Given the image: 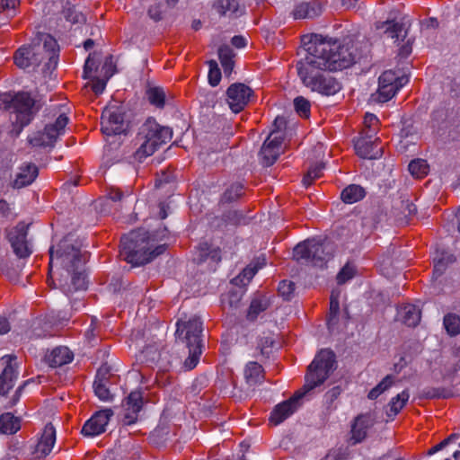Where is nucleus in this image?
<instances>
[{"label":"nucleus","mask_w":460,"mask_h":460,"mask_svg":"<svg viewBox=\"0 0 460 460\" xmlns=\"http://www.w3.org/2000/svg\"><path fill=\"white\" fill-rule=\"evenodd\" d=\"M19 4L20 0H0V14L3 13L6 19L13 17Z\"/></svg>","instance_id":"43"},{"label":"nucleus","mask_w":460,"mask_h":460,"mask_svg":"<svg viewBox=\"0 0 460 460\" xmlns=\"http://www.w3.org/2000/svg\"><path fill=\"white\" fill-rule=\"evenodd\" d=\"M378 122L379 120L376 115L372 113H367L364 117L363 124L364 128H373L375 127L376 129H378Z\"/></svg>","instance_id":"59"},{"label":"nucleus","mask_w":460,"mask_h":460,"mask_svg":"<svg viewBox=\"0 0 460 460\" xmlns=\"http://www.w3.org/2000/svg\"><path fill=\"white\" fill-rule=\"evenodd\" d=\"M302 42L306 54L296 67L303 84L323 95L336 94L341 84L328 71L342 70L356 62L358 55L354 44H342L318 34L304 36Z\"/></svg>","instance_id":"1"},{"label":"nucleus","mask_w":460,"mask_h":460,"mask_svg":"<svg viewBox=\"0 0 460 460\" xmlns=\"http://www.w3.org/2000/svg\"><path fill=\"white\" fill-rule=\"evenodd\" d=\"M295 110L302 118L310 116L311 104L310 102L303 96H298L294 100Z\"/></svg>","instance_id":"45"},{"label":"nucleus","mask_w":460,"mask_h":460,"mask_svg":"<svg viewBox=\"0 0 460 460\" xmlns=\"http://www.w3.org/2000/svg\"><path fill=\"white\" fill-rule=\"evenodd\" d=\"M127 402H149L148 399L145 396V392L142 390H135L132 391L128 396H127Z\"/></svg>","instance_id":"54"},{"label":"nucleus","mask_w":460,"mask_h":460,"mask_svg":"<svg viewBox=\"0 0 460 460\" xmlns=\"http://www.w3.org/2000/svg\"><path fill=\"white\" fill-rule=\"evenodd\" d=\"M282 141V136H274L273 137L269 136L264 141L259 153L261 164L264 166L272 165L279 158L281 153Z\"/></svg>","instance_id":"17"},{"label":"nucleus","mask_w":460,"mask_h":460,"mask_svg":"<svg viewBox=\"0 0 460 460\" xmlns=\"http://www.w3.org/2000/svg\"><path fill=\"white\" fill-rule=\"evenodd\" d=\"M266 264L265 259L263 258L261 261L258 259L256 263L249 264L246 266L243 271L233 279V282L236 285H247L251 279L254 277L259 269L262 268Z\"/></svg>","instance_id":"30"},{"label":"nucleus","mask_w":460,"mask_h":460,"mask_svg":"<svg viewBox=\"0 0 460 460\" xmlns=\"http://www.w3.org/2000/svg\"><path fill=\"white\" fill-rule=\"evenodd\" d=\"M243 194V186L241 183L231 184L223 193L221 202L230 203L237 200Z\"/></svg>","instance_id":"41"},{"label":"nucleus","mask_w":460,"mask_h":460,"mask_svg":"<svg viewBox=\"0 0 460 460\" xmlns=\"http://www.w3.org/2000/svg\"><path fill=\"white\" fill-rule=\"evenodd\" d=\"M376 132H377V129L375 127L373 128H364L362 129V131L360 132L359 137H358L357 138H367L368 139V137H371V139H379L378 137H376Z\"/></svg>","instance_id":"63"},{"label":"nucleus","mask_w":460,"mask_h":460,"mask_svg":"<svg viewBox=\"0 0 460 460\" xmlns=\"http://www.w3.org/2000/svg\"><path fill=\"white\" fill-rule=\"evenodd\" d=\"M226 94L230 109L233 112L238 113L248 104L252 90L244 84L235 83L228 87Z\"/></svg>","instance_id":"15"},{"label":"nucleus","mask_w":460,"mask_h":460,"mask_svg":"<svg viewBox=\"0 0 460 460\" xmlns=\"http://www.w3.org/2000/svg\"><path fill=\"white\" fill-rule=\"evenodd\" d=\"M323 168V164H316L311 166L303 179L304 184L310 185L314 180L320 178L322 176Z\"/></svg>","instance_id":"50"},{"label":"nucleus","mask_w":460,"mask_h":460,"mask_svg":"<svg viewBox=\"0 0 460 460\" xmlns=\"http://www.w3.org/2000/svg\"><path fill=\"white\" fill-rule=\"evenodd\" d=\"M322 13V5L316 1L303 2L296 4L292 12L295 19H312Z\"/></svg>","instance_id":"22"},{"label":"nucleus","mask_w":460,"mask_h":460,"mask_svg":"<svg viewBox=\"0 0 460 460\" xmlns=\"http://www.w3.org/2000/svg\"><path fill=\"white\" fill-rule=\"evenodd\" d=\"M28 227L29 225L20 222L7 234L14 254L21 259L27 258L32 253L31 244L27 239Z\"/></svg>","instance_id":"12"},{"label":"nucleus","mask_w":460,"mask_h":460,"mask_svg":"<svg viewBox=\"0 0 460 460\" xmlns=\"http://www.w3.org/2000/svg\"><path fill=\"white\" fill-rule=\"evenodd\" d=\"M444 327L450 336H456L460 333V316L454 313H448L443 319Z\"/></svg>","instance_id":"37"},{"label":"nucleus","mask_w":460,"mask_h":460,"mask_svg":"<svg viewBox=\"0 0 460 460\" xmlns=\"http://www.w3.org/2000/svg\"><path fill=\"white\" fill-rule=\"evenodd\" d=\"M243 375L248 388L245 391H239V395L234 393V396L238 397L240 400L246 401L252 399L255 394V386L261 384L264 379V371L261 365L251 361L246 364Z\"/></svg>","instance_id":"13"},{"label":"nucleus","mask_w":460,"mask_h":460,"mask_svg":"<svg viewBox=\"0 0 460 460\" xmlns=\"http://www.w3.org/2000/svg\"><path fill=\"white\" fill-rule=\"evenodd\" d=\"M21 429V420L19 417L11 412L3 413L0 416V433L12 435Z\"/></svg>","instance_id":"28"},{"label":"nucleus","mask_w":460,"mask_h":460,"mask_svg":"<svg viewBox=\"0 0 460 460\" xmlns=\"http://www.w3.org/2000/svg\"><path fill=\"white\" fill-rule=\"evenodd\" d=\"M62 15L66 21L69 22L71 24H83L86 22L84 13L78 12L69 2H66L63 6Z\"/></svg>","instance_id":"34"},{"label":"nucleus","mask_w":460,"mask_h":460,"mask_svg":"<svg viewBox=\"0 0 460 460\" xmlns=\"http://www.w3.org/2000/svg\"><path fill=\"white\" fill-rule=\"evenodd\" d=\"M296 411V404H276L270 412L269 420L272 425H279Z\"/></svg>","instance_id":"27"},{"label":"nucleus","mask_w":460,"mask_h":460,"mask_svg":"<svg viewBox=\"0 0 460 460\" xmlns=\"http://www.w3.org/2000/svg\"><path fill=\"white\" fill-rule=\"evenodd\" d=\"M217 10L220 15L237 17L243 13V8L236 0H218Z\"/></svg>","instance_id":"32"},{"label":"nucleus","mask_w":460,"mask_h":460,"mask_svg":"<svg viewBox=\"0 0 460 460\" xmlns=\"http://www.w3.org/2000/svg\"><path fill=\"white\" fill-rule=\"evenodd\" d=\"M148 15L151 19L157 22L162 19L161 4H154L148 9Z\"/></svg>","instance_id":"61"},{"label":"nucleus","mask_w":460,"mask_h":460,"mask_svg":"<svg viewBox=\"0 0 460 460\" xmlns=\"http://www.w3.org/2000/svg\"><path fill=\"white\" fill-rule=\"evenodd\" d=\"M107 385L103 383H93V392L101 401H112L114 399Z\"/></svg>","instance_id":"47"},{"label":"nucleus","mask_w":460,"mask_h":460,"mask_svg":"<svg viewBox=\"0 0 460 460\" xmlns=\"http://www.w3.org/2000/svg\"><path fill=\"white\" fill-rule=\"evenodd\" d=\"M146 93L152 105L158 109H163L164 107L166 93L164 88L159 86L149 87Z\"/></svg>","instance_id":"36"},{"label":"nucleus","mask_w":460,"mask_h":460,"mask_svg":"<svg viewBox=\"0 0 460 460\" xmlns=\"http://www.w3.org/2000/svg\"><path fill=\"white\" fill-rule=\"evenodd\" d=\"M376 29L383 30L387 37L394 40V42L403 40L407 36V29L404 23L394 20L376 23Z\"/></svg>","instance_id":"23"},{"label":"nucleus","mask_w":460,"mask_h":460,"mask_svg":"<svg viewBox=\"0 0 460 460\" xmlns=\"http://www.w3.org/2000/svg\"><path fill=\"white\" fill-rule=\"evenodd\" d=\"M68 120L65 113H60L53 122L45 125L43 131L30 138V143L34 146H53L58 137L65 133Z\"/></svg>","instance_id":"11"},{"label":"nucleus","mask_w":460,"mask_h":460,"mask_svg":"<svg viewBox=\"0 0 460 460\" xmlns=\"http://www.w3.org/2000/svg\"><path fill=\"white\" fill-rule=\"evenodd\" d=\"M296 285L290 280H282L279 284L278 292L285 300H290L294 295Z\"/></svg>","instance_id":"49"},{"label":"nucleus","mask_w":460,"mask_h":460,"mask_svg":"<svg viewBox=\"0 0 460 460\" xmlns=\"http://www.w3.org/2000/svg\"><path fill=\"white\" fill-rule=\"evenodd\" d=\"M457 436L456 434L450 435L448 438L438 443V445L434 446L428 451V455L432 456L438 451L442 450L444 447H446L450 442H452L454 439H456Z\"/></svg>","instance_id":"55"},{"label":"nucleus","mask_w":460,"mask_h":460,"mask_svg":"<svg viewBox=\"0 0 460 460\" xmlns=\"http://www.w3.org/2000/svg\"><path fill=\"white\" fill-rule=\"evenodd\" d=\"M356 154L363 159H377L382 156L383 146L379 139L356 138L354 140Z\"/></svg>","instance_id":"18"},{"label":"nucleus","mask_w":460,"mask_h":460,"mask_svg":"<svg viewBox=\"0 0 460 460\" xmlns=\"http://www.w3.org/2000/svg\"><path fill=\"white\" fill-rule=\"evenodd\" d=\"M102 131L106 136L119 135L126 131L123 114L118 108L105 109L101 118Z\"/></svg>","instance_id":"16"},{"label":"nucleus","mask_w":460,"mask_h":460,"mask_svg":"<svg viewBox=\"0 0 460 460\" xmlns=\"http://www.w3.org/2000/svg\"><path fill=\"white\" fill-rule=\"evenodd\" d=\"M340 311V305L337 296L332 294L330 298V312L327 321L328 328L331 330L337 323L338 314Z\"/></svg>","instance_id":"44"},{"label":"nucleus","mask_w":460,"mask_h":460,"mask_svg":"<svg viewBox=\"0 0 460 460\" xmlns=\"http://www.w3.org/2000/svg\"><path fill=\"white\" fill-rule=\"evenodd\" d=\"M407 82L408 79L406 77L399 76L392 70L385 71L378 79V84L397 85L399 88H402Z\"/></svg>","instance_id":"39"},{"label":"nucleus","mask_w":460,"mask_h":460,"mask_svg":"<svg viewBox=\"0 0 460 460\" xmlns=\"http://www.w3.org/2000/svg\"><path fill=\"white\" fill-rule=\"evenodd\" d=\"M74 358L73 352L65 346L54 348L45 355V362L51 367H62Z\"/></svg>","instance_id":"20"},{"label":"nucleus","mask_w":460,"mask_h":460,"mask_svg":"<svg viewBox=\"0 0 460 460\" xmlns=\"http://www.w3.org/2000/svg\"><path fill=\"white\" fill-rule=\"evenodd\" d=\"M334 252L332 243L313 238L299 243L294 248L293 257L297 261L322 268L333 257Z\"/></svg>","instance_id":"9"},{"label":"nucleus","mask_w":460,"mask_h":460,"mask_svg":"<svg viewBox=\"0 0 460 460\" xmlns=\"http://www.w3.org/2000/svg\"><path fill=\"white\" fill-rule=\"evenodd\" d=\"M335 362V354L332 350H320L307 367L303 387L296 391L291 397L280 402H298L302 399L311 400L314 389L323 385L334 370Z\"/></svg>","instance_id":"5"},{"label":"nucleus","mask_w":460,"mask_h":460,"mask_svg":"<svg viewBox=\"0 0 460 460\" xmlns=\"http://www.w3.org/2000/svg\"><path fill=\"white\" fill-rule=\"evenodd\" d=\"M0 216L6 219H13L15 217L12 212L9 203L5 199H0Z\"/></svg>","instance_id":"57"},{"label":"nucleus","mask_w":460,"mask_h":460,"mask_svg":"<svg viewBox=\"0 0 460 460\" xmlns=\"http://www.w3.org/2000/svg\"><path fill=\"white\" fill-rule=\"evenodd\" d=\"M176 337L188 349V357L184 360V367L193 369L199 363L203 348V323L197 315L190 316L188 320H178Z\"/></svg>","instance_id":"6"},{"label":"nucleus","mask_w":460,"mask_h":460,"mask_svg":"<svg viewBox=\"0 0 460 460\" xmlns=\"http://www.w3.org/2000/svg\"><path fill=\"white\" fill-rule=\"evenodd\" d=\"M95 68V61L91 58V55L86 58L84 66V78L90 77V74Z\"/></svg>","instance_id":"62"},{"label":"nucleus","mask_w":460,"mask_h":460,"mask_svg":"<svg viewBox=\"0 0 460 460\" xmlns=\"http://www.w3.org/2000/svg\"><path fill=\"white\" fill-rule=\"evenodd\" d=\"M107 197L112 201H120L122 199L123 193L119 189L111 188L108 191Z\"/></svg>","instance_id":"64"},{"label":"nucleus","mask_w":460,"mask_h":460,"mask_svg":"<svg viewBox=\"0 0 460 460\" xmlns=\"http://www.w3.org/2000/svg\"><path fill=\"white\" fill-rule=\"evenodd\" d=\"M397 85H390L385 84H378V93L381 102H387L392 99L395 93L400 90Z\"/></svg>","instance_id":"46"},{"label":"nucleus","mask_w":460,"mask_h":460,"mask_svg":"<svg viewBox=\"0 0 460 460\" xmlns=\"http://www.w3.org/2000/svg\"><path fill=\"white\" fill-rule=\"evenodd\" d=\"M56 443V429L51 423L46 424L41 436L36 445L35 454L37 457L48 456Z\"/></svg>","instance_id":"19"},{"label":"nucleus","mask_w":460,"mask_h":460,"mask_svg":"<svg viewBox=\"0 0 460 460\" xmlns=\"http://www.w3.org/2000/svg\"><path fill=\"white\" fill-rule=\"evenodd\" d=\"M356 274L355 266L349 262L346 263L344 267L340 270L337 275V282L339 284H344L348 280L351 279Z\"/></svg>","instance_id":"51"},{"label":"nucleus","mask_w":460,"mask_h":460,"mask_svg":"<svg viewBox=\"0 0 460 460\" xmlns=\"http://www.w3.org/2000/svg\"><path fill=\"white\" fill-rule=\"evenodd\" d=\"M72 314L66 311H59L58 313H51L48 315V322L53 325H65L69 322Z\"/></svg>","instance_id":"48"},{"label":"nucleus","mask_w":460,"mask_h":460,"mask_svg":"<svg viewBox=\"0 0 460 460\" xmlns=\"http://www.w3.org/2000/svg\"><path fill=\"white\" fill-rule=\"evenodd\" d=\"M402 209L405 217H411L417 212L416 206L409 199L402 201Z\"/></svg>","instance_id":"56"},{"label":"nucleus","mask_w":460,"mask_h":460,"mask_svg":"<svg viewBox=\"0 0 460 460\" xmlns=\"http://www.w3.org/2000/svg\"><path fill=\"white\" fill-rule=\"evenodd\" d=\"M4 110L10 112V122L13 128L12 135L17 137L22 128L29 125L34 117V100L27 93L15 94L4 93L0 96Z\"/></svg>","instance_id":"7"},{"label":"nucleus","mask_w":460,"mask_h":460,"mask_svg":"<svg viewBox=\"0 0 460 460\" xmlns=\"http://www.w3.org/2000/svg\"><path fill=\"white\" fill-rule=\"evenodd\" d=\"M399 314L403 323L409 327H415L420 320V311L414 305H403Z\"/></svg>","instance_id":"31"},{"label":"nucleus","mask_w":460,"mask_h":460,"mask_svg":"<svg viewBox=\"0 0 460 460\" xmlns=\"http://www.w3.org/2000/svg\"><path fill=\"white\" fill-rule=\"evenodd\" d=\"M366 190L358 184H350L344 188L341 193V200L346 204H353L363 199Z\"/></svg>","instance_id":"29"},{"label":"nucleus","mask_w":460,"mask_h":460,"mask_svg":"<svg viewBox=\"0 0 460 460\" xmlns=\"http://www.w3.org/2000/svg\"><path fill=\"white\" fill-rule=\"evenodd\" d=\"M270 305V298L265 295L255 296L250 304L247 311V319L249 321H254L257 319L259 314L266 311Z\"/></svg>","instance_id":"26"},{"label":"nucleus","mask_w":460,"mask_h":460,"mask_svg":"<svg viewBox=\"0 0 460 460\" xmlns=\"http://www.w3.org/2000/svg\"><path fill=\"white\" fill-rule=\"evenodd\" d=\"M5 358V357L4 358ZM7 365L0 376V395H4L13 386V381L17 377V371L12 364L11 357H6Z\"/></svg>","instance_id":"25"},{"label":"nucleus","mask_w":460,"mask_h":460,"mask_svg":"<svg viewBox=\"0 0 460 460\" xmlns=\"http://www.w3.org/2000/svg\"><path fill=\"white\" fill-rule=\"evenodd\" d=\"M165 249V244L155 246L148 232L137 229L121 238L119 256L133 266H139L152 261Z\"/></svg>","instance_id":"4"},{"label":"nucleus","mask_w":460,"mask_h":460,"mask_svg":"<svg viewBox=\"0 0 460 460\" xmlns=\"http://www.w3.org/2000/svg\"><path fill=\"white\" fill-rule=\"evenodd\" d=\"M234 50L227 45H223L218 49V57L226 75H230L234 69Z\"/></svg>","instance_id":"33"},{"label":"nucleus","mask_w":460,"mask_h":460,"mask_svg":"<svg viewBox=\"0 0 460 460\" xmlns=\"http://www.w3.org/2000/svg\"><path fill=\"white\" fill-rule=\"evenodd\" d=\"M59 47L48 33L39 32L28 45L20 47L13 55L14 64L22 69L36 67L45 63V69L54 70L58 62Z\"/></svg>","instance_id":"3"},{"label":"nucleus","mask_w":460,"mask_h":460,"mask_svg":"<svg viewBox=\"0 0 460 460\" xmlns=\"http://www.w3.org/2000/svg\"><path fill=\"white\" fill-rule=\"evenodd\" d=\"M39 173L38 167L31 163L23 164L19 168V172L13 181V188H23L31 184Z\"/></svg>","instance_id":"21"},{"label":"nucleus","mask_w":460,"mask_h":460,"mask_svg":"<svg viewBox=\"0 0 460 460\" xmlns=\"http://www.w3.org/2000/svg\"><path fill=\"white\" fill-rule=\"evenodd\" d=\"M395 377L393 375H387L382 381L370 390L367 394L369 400L377 399L382 394L387 391L394 384Z\"/></svg>","instance_id":"38"},{"label":"nucleus","mask_w":460,"mask_h":460,"mask_svg":"<svg viewBox=\"0 0 460 460\" xmlns=\"http://www.w3.org/2000/svg\"><path fill=\"white\" fill-rule=\"evenodd\" d=\"M402 408V404H386L385 405L383 411H385L386 416H376V414L366 413L358 415L353 421L351 425V437L350 440L353 444L362 442L367 435L368 430L374 426L376 422H387L392 420Z\"/></svg>","instance_id":"10"},{"label":"nucleus","mask_w":460,"mask_h":460,"mask_svg":"<svg viewBox=\"0 0 460 460\" xmlns=\"http://www.w3.org/2000/svg\"><path fill=\"white\" fill-rule=\"evenodd\" d=\"M82 242L73 234L66 235L56 246L49 248V273L54 266L60 268L59 288L69 296L75 291L86 289V276L84 265L87 253L83 252Z\"/></svg>","instance_id":"2"},{"label":"nucleus","mask_w":460,"mask_h":460,"mask_svg":"<svg viewBox=\"0 0 460 460\" xmlns=\"http://www.w3.org/2000/svg\"><path fill=\"white\" fill-rule=\"evenodd\" d=\"M209 71H208V82L210 85L217 86L221 80V71L218 67L217 61H208Z\"/></svg>","instance_id":"52"},{"label":"nucleus","mask_w":460,"mask_h":460,"mask_svg":"<svg viewBox=\"0 0 460 460\" xmlns=\"http://www.w3.org/2000/svg\"><path fill=\"white\" fill-rule=\"evenodd\" d=\"M225 217L226 221L234 225H239L244 219L243 215L236 210L229 211Z\"/></svg>","instance_id":"60"},{"label":"nucleus","mask_w":460,"mask_h":460,"mask_svg":"<svg viewBox=\"0 0 460 460\" xmlns=\"http://www.w3.org/2000/svg\"><path fill=\"white\" fill-rule=\"evenodd\" d=\"M455 261L452 254L442 253L438 259L434 260L433 279H438L446 270L448 264Z\"/></svg>","instance_id":"40"},{"label":"nucleus","mask_w":460,"mask_h":460,"mask_svg":"<svg viewBox=\"0 0 460 460\" xmlns=\"http://www.w3.org/2000/svg\"><path fill=\"white\" fill-rule=\"evenodd\" d=\"M286 127V119L284 117L278 116L273 121L274 129L271 131L270 136H279L278 134Z\"/></svg>","instance_id":"58"},{"label":"nucleus","mask_w":460,"mask_h":460,"mask_svg":"<svg viewBox=\"0 0 460 460\" xmlns=\"http://www.w3.org/2000/svg\"><path fill=\"white\" fill-rule=\"evenodd\" d=\"M111 376V367L106 364L102 365L97 370L95 380L93 383L108 384Z\"/></svg>","instance_id":"53"},{"label":"nucleus","mask_w":460,"mask_h":460,"mask_svg":"<svg viewBox=\"0 0 460 460\" xmlns=\"http://www.w3.org/2000/svg\"><path fill=\"white\" fill-rule=\"evenodd\" d=\"M172 131L168 127L160 126L155 119H148L137 134L139 147L135 152V159L142 162L152 155L162 145L172 139Z\"/></svg>","instance_id":"8"},{"label":"nucleus","mask_w":460,"mask_h":460,"mask_svg":"<svg viewBox=\"0 0 460 460\" xmlns=\"http://www.w3.org/2000/svg\"><path fill=\"white\" fill-rule=\"evenodd\" d=\"M410 173L416 178H422L429 172V164L424 159L412 160L408 166Z\"/></svg>","instance_id":"42"},{"label":"nucleus","mask_w":460,"mask_h":460,"mask_svg":"<svg viewBox=\"0 0 460 460\" xmlns=\"http://www.w3.org/2000/svg\"><path fill=\"white\" fill-rule=\"evenodd\" d=\"M141 410V404H121L119 407H115L113 411L124 425H132L137 420Z\"/></svg>","instance_id":"24"},{"label":"nucleus","mask_w":460,"mask_h":460,"mask_svg":"<svg viewBox=\"0 0 460 460\" xmlns=\"http://www.w3.org/2000/svg\"><path fill=\"white\" fill-rule=\"evenodd\" d=\"M114 415V411L111 408L96 411L82 428V434L85 437H96L105 432L111 418Z\"/></svg>","instance_id":"14"},{"label":"nucleus","mask_w":460,"mask_h":460,"mask_svg":"<svg viewBox=\"0 0 460 460\" xmlns=\"http://www.w3.org/2000/svg\"><path fill=\"white\" fill-rule=\"evenodd\" d=\"M452 396V393L446 389L440 388H424L419 392L418 398L420 400H438V399H449Z\"/></svg>","instance_id":"35"}]
</instances>
